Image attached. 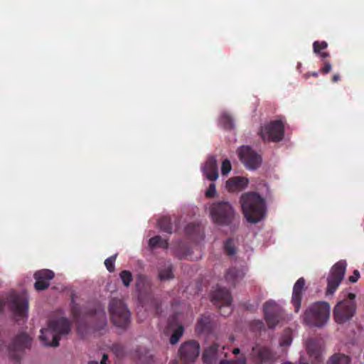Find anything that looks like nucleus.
<instances>
[{
	"instance_id": "1",
	"label": "nucleus",
	"mask_w": 364,
	"mask_h": 364,
	"mask_svg": "<svg viewBox=\"0 0 364 364\" xmlns=\"http://www.w3.org/2000/svg\"><path fill=\"white\" fill-rule=\"evenodd\" d=\"M71 311L75 321L80 325L92 326L95 331L103 329L107 323V316L105 309L97 302H89L83 306H80L71 298Z\"/></svg>"
},
{
	"instance_id": "2",
	"label": "nucleus",
	"mask_w": 364,
	"mask_h": 364,
	"mask_svg": "<svg viewBox=\"0 0 364 364\" xmlns=\"http://www.w3.org/2000/svg\"><path fill=\"white\" fill-rule=\"evenodd\" d=\"M212 222L219 226L235 228L240 223V216L232 205L226 200H217L210 206Z\"/></svg>"
},
{
	"instance_id": "3",
	"label": "nucleus",
	"mask_w": 364,
	"mask_h": 364,
	"mask_svg": "<svg viewBox=\"0 0 364 364\" xmlns=\"http://www.w3.org/2000/svg\"><path fill=\"white\" fill-rule=\"evenodd\" d=\"M240 201L244 216L249 223H257L264 217L265 201L258 193H245Z\"/></svg>"
},
{
	"instance_id": "4",
	"label": "nucleus",
	"mask_w": 364,
	"mask_h": 364,
	"mask_svg": "<svg viewBox=\"0 0 364 364\" xmlns=\"http://www.w3.org/2000/svg\"><path fill=\"white\" fill-rule=\"evenodd\" d=\"M70 326V321L65 318L51 320L47 328L41 329L39 338L44 346H58L60 336L68 334Z\"/></svg>"
},
{
	"instance_id": "5",
	"label": "nucleus",
	"mask_w": 364,
	"mask_h": 364,
	"mask_svg": "<svg viewBox=\"0 0 364 364\" xmlns=\"http://www.w3.org/2000/svg\"><path fill=\"white\" fill-rule=\"evenodd\" d=\"M330 305L326 301H317L311 304L303 315L304 323L311 327H323L330 316Z\"/></svg>"
},
{
	"instance_id": "6",
	"label": "nucleus",
	"mask_w": 364,
	"mask_h": 364,
	"mask_svg": "<svg viewBox=\"0 0 364 364\" xmlns=\"http://www.w3.org/2000/svg\"><path fill=\"white\" fill-rule=\"evenodd\" d=\"M112 323L117 327L126 329L131 322V313L121 299L114 298L109 305Z\"/></svg>"
},
{
	"instance_id": "7",
	"label": "nucleus",
	"mask_w": 364,
	"mask_h": 364,
	"mask_svg": "<svg viewBox=\"0 0 364 364\" xmlns=\"http://www.w3.org/2000/svg\"><path fill=\"white\" fill-rule=\"evenodd\" d=\"M355 295L348 293L346 298L340 301L333 309V317L336 323H343L350 320L355 312Z\"/></svg>"
},
{
	"instance_id": "8",
	"label": "nucleus",
	"mask_w": 364,
	"mask_h": 364,
	"mask_svg": "<svg viewBox=\"0 0 364 364\" xmlns=\"http://www.w3.org/2000/svg\"><path fill=\"white\" fill-rule=\"evenodd\" d=\"M9 306L16 321L28 318V299L24 294H12L9 299Z\"/></svg>"
},
{
	"instance_id": "9",
	"label": "nucleus",
	"mask_w": 364,
	"mask_h": 364,
	"mask_svg": "<svg viewBox=\"0 0 364 364\" xmlns=\"http://www.w3.org/2000/svg\"><path fill=\"white\" fill-rule=\"evenodd\" d=\"M32 338L25 332L18 333L8 346L9 356L18 360L21 354L31 346Z\"/></svg>"
},
{
	"instance_id": "10",
	"label": "nucleus",
	"mask_w": 364,
	"mask_h": 364,
	"mask_svg": "<svg viewBox=\"0 0 364 364\" xmlns=\"http://www.w3.org/2000/svg\"><path fill=\"white\" fill-rule=\"evenodd\" d=\"M212 301L218 306L223 316H228L232 313V296L225 288L218 287L211 294Z\"/></svg>"
},
{
	"instance_id": "11",
	"label": "nucleus",
	"mask_w": 364,
	"mask_h": 364,
	"mask_svg": "<svg viewBox=\"0 0 364 364\" xmlns=\"http://www.w3.org/2000/svg\"><path fill=\"white\" fill-rule=\"evenodd\" d=\"M237 153L241 162L246 168L255 170L262 164V157L249 146H242L237 149Z\"/></svg>"
},
{
	"instance_id": "12",
	"label": "nucleus",
	"mask_w": 364,
	"mask_h": 364,
	"mask_svg": "<svg viewBox=\"0 0 364 364\" xmlns=\"http://www.w3.org/2000/svg\"><path fill=\"white\" fill-rule=\"evenodd\" d=\"M264 317L269 328H274L283 318L282 309L273 300L263 304Z\"/></svg>"
},
{
	"instance_id": "13",
	"label": "nucleus",
	"mask_w": 364,
	"mask_h": 364,
	"mask_svg": "<svg viewBox=\"0 0 364 364\" xmlns=\"http://www.w3.org/2000/svg\"><path fill=\"white\" fill-rule=\"evenodd\" d=\"M346 268L345 261H339L331 268L330 274L327 279V294H333L343 279Z\"/></svg>"
},
{
	"instance_id": "14",
	"label": "nucleus",
	"mask_w": 364,
	"mask_h": 364,
	"mask_svg": "<svg viewBox=\"0 0 364 364\" xmlns=\"http://www.w3.org/2000/svg\"><path fill=\"white\" fill-rule=\"evenodd\" d=\"M284 127L281 120H275L269 122L260 129V134L263 139L272 141H279L284 137Z\"/></svg>"
},
{
	"instance_id": "15",
	"label": "nucleus",
	"mask_w": 364,
	"mask_h": 364,
	"mask_svg": "<svg viewBox=\"0 0 364 364\" xmlns=\"http://www.w3.org/2000/svg\"><path fill=\"white\" fill-rule=\"evenodd\" d=\"M178 352L180 358L183 363H193L199 355V343L194 340L188 341L181 346Z\"/></svg>"
},
{
	"instance_id": "16",
	"label": "nucleus",
	"mask_w": 364,
	"mask_h": 364,
	"mask_svg": "<svg viewBox=\"0 0 364 364\" xmlns=\"http://www.w3.org/2000/svg\"><path fill=\"white\" fill-rule=\"evenodd\" d=\"M251 355L257 364H272L276 358L274 353L267 346L255 345Z\"/></svg>"
},
{
	"instance_id": "17",
	"label": "nucleus",
	"mask_w": 364,
	"mask_h": 364,
	"mask_svg": "<svg viewBox=\"0 0 364 364\" xmlns=\"http://www.w3.org/2000/svg\"><path fill=\"white\" fill-rule=\"evenodd\" d=\"M304 286L305 279L303 277H301L296 282L293 287L291 303L294 307V311L296 313L299 312L301 308Z\"/></svg>"
},
{
	"instance_id": "18",
	"label": "nucleus",
	"mask_w": 364,
	"mask_h": 364,
	"mask_svg": "<svg viewBox=\"0 0 364 364\" xmlns=\"http://www.w3.org/2000/svg\"><path fill=\"white\" fill-rule=\"evenodd\" d=\"M202 171L209 181H214L218 178V164L215 156L208 158L202 168Z\"/></svg>"
},
{
	"instance_id": "19",
	"label": "nucleus",
	"mask_w": 364,
	"mask_h": 364,
	"mask_svg": "<svg viewBox=\"0 0 364 364\" xmlns=\"http://www.w3.org/2000/svg\"><path fill=\"white\" fill-rule=\"evenodd\" d=\"M215 324L209 314H204L198 318L196 331L198 333H210L214 328Z\"/></svg>"
},
{
	"instance_id": "20",
	"label": "nucleus",
	"mask_w": 364,
	"mask_h": 364,
	"mask_svg": "<svg viewBox=\"0 0 364 364\" xmlns=\"http://www.w3.org/2000/svg\"><path fill=\"white\" fill-rule=\"evenodd\" d=\"M245 275V272L243 268L232 267L227 270L225 279L230 285L235 287L244 278Z\"/></svg>"
},
{
	"instance_id": "21",
	"label": "nucleus",
	"mask_w": 364,
	"mask_h": 364,
	"mask_svg": "<svg viewBox=\"0 0 364 364\" xmlns=\"http://www.w3.org/2000/svg\"><path fill=\"white\" fill-rule=\"evenodd\" d=\"M248 184V179L242 176H235L226 181V188L229 192L241 191Z\"/></svg>"
},
{
	"instance_id": "22",
	"label": "nucleus",
	"mask_w": 364,
	"mask_h": 364,
	"mask_svg": "<svg viewBox=\"0 0 364 364\" xmlns=\"http://www.w3.org/2000/svg\"><path fill=\"white\" fill-rule=\"evenodd\" d=\"M158 278L161 281L170 280L174 278L173 265L171 262L161 263L158 267Z\"/></svg>"
},
{
	"instance_id": "23",
	"label": "nucleus",
	"mask_w": 364,
	"mask_h": 364,
	"mask_svg": "<svg viewBox=\"0 0 364 364\" xmlns=\"http://www.w3.org/2000/svg\"><path fill=\"white\" fill-rule=\"evenodd\" d=\"M219 350V345L213 343L207 348L203 353V360L208 364L215 363L218 359V353Z\"/></svg>"
},
{
	"instance_id": "24",
	"label": "nucleus",
	"mask_w": 364,
	"mask_h": 364,
	"mask_svg": "<svg viewBox=\"0 0 364 364\" xmlns=\"http://www.w3.org/2000/svg\"><path fill=\"white\" fill-rule=\"evenodd\" d=\"M327 364H350V358L343 353H335L331 356Z\"/></svg>"
},
{
	"instance_id": "25",
	"label": "nucleus",
	"mask_w": 364,
	"mask_h": 364,
	"mask_svg": "<svg viewBox=\"0 0 364 364\" xmlns=\"http://www.w3.org/2000/svg\"><path fill=\"white\" fill-rule=\"evenodd\" d=\"M55 274L50 269H41L36 272L33 274V277L36 280L48 281L53 279Z\"/></svg>"
},
{
	"instance_id": "26",
	"label": "nucleus",
	"mask_w": 364,
	"mask_h": 364,
	"mask_svg": "<svg viewBox=\"0 0 364 364\" xmlns=\"http://www.w3.org/2000/svg\"><path fill=\"white\" fill-rule=\"evenodd\" d=\"M158 225L161 231L167 233L172 232V223L169 217L164 216L158 220Z\"/></svg>"
},
{
	"instance_id": "27",
	"label": "nucleus",
	"mask_w": 364,
	"mask_h": 364,
	"mask_svg": "<svg viewBox=\"0 0 364 364\" xmlns=\"http://www.w3.org/2000/svg\"><path fill=\"white\" fill-rule=\"evenodd\" d=\"M220 125L225 129H232L234 127L232 118L227 113H223L219 118Z\"/></svg>"
},
{
	"instance_id": "28",
	"label": "nucleus",
	"mask_w": 364,
	"mask_h": 364,
	"mask_svg": "<svg viewBox=\"0 0 364 364\" xmlns=\"http://www.w3.org/2000/svg\"><path fill=\"white\" fill-rule=\"evenodd\" d=\"M184 331V328L182 325H178L177 327L173 330V333L170 338V343L174 345L178 342L180 338L182 337Z\"/></svg>"
},
{
	"instance_id": "29",
	"label": "nucleus",
	"mask_w": 364,
	"mask_h": 364,
	"mask_svg": "<svg viewBox=\"0 0 364 364\" xmlns=\"http://www.w3.org/2000/svg\"><path fill=\"white\" fill-rule=\"evenodd\" d=\"M119 277L125 287H129L133 280L132 274L128 270L122 271Z\"/></svg>"
},
{
	"instance_id": "30",
	"label": "nucleus",
	"mask_w": 364,
	"mask_h": 364,
	"mask_svg": "<svg viewBox=\"0 0 364 364\" xmlns=\"http://www.w3.org/2000/svg\"><path fill=\"white\" fill-rule=\"evenodd\" d=\"M219 364H247V358L242 354L235 360H223Z\"/></svg>"
},
{
	"instance_id": "31",
	"label": "nucleus",
	"mask_w": 364,
	"mask_h": 364,
	"mask_svg": "<svg viewBox=\"0 0 364 364\" xmlns=\"http://www.w3.org/2000/svg\"><path fill=\"white\" fill-rule=\"evenodd\" d=\"M225 251L226 253L231 256L235 253V247L234 245L233 240L231 238L228 239L224 245Z\"/></svg>"
},
{
	"instance_id": "32",
	"label": "nucleus",
	"mask_w": 364,
	"mask_h": 364,
	"mask_svg": "<svg viewBox=\"0 0 364 364\" xmlns=\"http://www.w3.org/2000/svg\"><path fill=\"white\" fill-rule=\"evenodd\" d=\"M112 350L118 358H122L125 354L124 346L119 343L113 344L112 346Z\"/></svg>"
},
{
	"instance_id": "33",
	"label": "nucleus",
	"mask_w": 364,
	"mask_h": 364,
	"mask_svg": "<svg viewBox=\"0 0 364 364\" xmlns=\"http://www.w3.org/2000/svg\"><path fill=\"white\" fill-rule=\"evenodd\" d=\"M328 47L326 41H314L313 43V50L315 53H320L321 50H325Z\"/></svg>"
},
{
	"instance_id": "34",
	"label": "nucleus",
	"mask_w": 364,
	"mask_h": 364,
	"mask_svg": "<svg viewBox=\"0 0 364 364\" xmlns=\"http://www.w3.org/2000/svg\"><path fill=\"white\" fill-rule=\"evenodd\" d=\"M116 257H117L116 255H112V256L108 257L107 259H106L105 261V265L107 269L109 272H113L114 271V262L116 260Z\"/></svg>"
},
{
	"instance_id": "35",
	"label": "nucleus",
	"mask_w": 364,
	"mask_h": 364,
	"mask_svg": "<svg viewBox=\"0 0 364 364\" xmlns=\"http://www.w3.org/2000/svg\"><path fill=\"white\" fill-rule=\"evenodd\" d=\"M50 286V282L48 281L36 280L34 283V288L37 291H43L46 289Z\"/></svg>"
},
{
	"instance_id": "36",
	"label": "nucleus",
	"mask_w": 364,
	"mask_h": 364,
	"mask_svg": "<svg viewBox=\"0 0 364 364\" xmlns=\"http://www.w3.org/2000/svg\"><path fill=\"white\" fill-rule=\"evenodd\" d=\"M232 169L230 161L228 159H225L222 162L221 173L223 175H227Z\"/></svg>"
},
{
	"instance_id": "37",
	"label": "nucleus",
	"mask_w": 364,
	"mask_h": 364,
	"mask_svg": "<svg viewBox=\"0 0 364 364\" xmlns=\"http://www.w3.org/2000/svg\"><path fill=\"white\" fill-rule=\"evenodd\" d=\"M200 229L199 225H196L195 224L191 223L187 225L186 227L185 231L186 234L191 235L194 232H198Z\"/></svg>"
},
{
	"instance_id": "38",
	"label": "nucleus",
	"mask_w": 364,
	"mask_h": 364,
	"mask_svg": "<svg viewBox=\"0 0 364 364\" xmlns=\"http://www.w3.org/2000/svg\"><path fill=\"white\" fill-rule=\"evenodd\" d=\"M251 328L255 331H261L264 328V324L261 320H255L251 323Z\"/></svg>"
},
{
	"instance_id": "39",
	"label": "nucleus",
	"mask_w": 364,
	"mask_h": 364,
	"mask_svg": "<svg viewBox=\"0 0 364 364\" xmlns=\"http://www.w3.org/2000/svg\"><path fill=\"white\" fill-rule=\"evenodd\" d=\"M161 241V236H159V235L154 236L149 239V245L151 248H155L159 246Z\"/></svg>"
},
{
	"instance_id": "40",
	"label": "nucleus",
	"mask_w": 364,
	"mask_h": 364,
	"mask_svg": "<svg viewBox=\"0 0 364 364\" xmlns=\"http://www.w3.org/2000/svg\"><path fill=\"white\" fill-rule=\"evenodd\" d=\"M306 349L307 351L311 354H316V350L314 346V341L313 339H309L306 343Z\"/></svg>"
},
{
	"instance_id": "41",
	"label": "nucleus",
	"mask_w": 364,
	"mask_h": 364,
	"mask_svg": "<svg viewBox=\"0 0 364 364\" xmlns=\"http://www.w3.org/2000/svg\"><path fill=\"white\" fill-rule=\"evenodd\" d=\"M215 193H216L215 185L212 183L209 185V187L205 192V196L207 198H213L215 196Z\"/></svg>"
},
{
	"instance_id": "42",
	"label": "nucleus",
	"mask_w": 364,
	"mask_h": 364,
	"mask_svg": "<svg viewBox=\"0 0 364 364\" xmlns=\"http://www.w3.org/2000/svg\"><path fill=\"white\" fill-rule=\"evenodd\" d=\"M146 282V278L144 275L139 274L136 277V286L138 289H141Z\"/></svg>"
},
{
	"instance_id": "43",
	"label": "nucleus",
	"mask_w": 364,
	"mask_h": 364,
	"mask_svg": "<svg viewBox=\"0 0 364 364\" xmlns=\"http://www.w3.org/2000/svg\"><path fill=\"white\" fill-rule=\"evenodd\" d=\"M178 322V315L176 314L169 317L168 321V327L172 328L174 325Z\"/></svg>"
},
{
	"instance_id": "44",
	"label": "nucleus",
	"mask_w": 364,
	"mask_h": 364,
	"mask_svg": "<svg viewBox=\"0 0 364 364\" xmlns=\"http://www.w3.org/2000/svg\"><path fill=\"white\" fill-rule=\"evenodd\" d=\"M331 70V65L328 61H325L323 63V66L321 69V72L323 74L328 73Z\"/></svg>"
},
{
	"instance_id": "45",
	"label": "nucleus",
	"mask_w": 364,
	"mask_h": 364,
	"mask_svg": "<svg viewBox=\"0 0 364 364\" xmlns=\"http://www.w3.org/2000/svg\"><path fill=\"white\" fill-rule=\"evenodd\" d=\"M360 277V273L358 270L355 269L353 272V274L348 277V280L351 283H355L358 281Z\"/></svg>"
},
{
	"instance_id": "46",
	"label": "nucleus",
	"mask_w": 364,
	"mask_h": 364,
	"mask_svg": "<svg viewBox=\"0 0 364 364\" xmlns=\"http://www.w3.org/2000/svg\"><path fill=\"white\" fill-rule=\"evenodd\" d=\"M291 343V337H285L283 338L282 340L280 342V345L282 346H289Z\"/></svg>"
},
{
	"instance_id": "47",
	"label": "nucleus",
	"mask_w": 364,
	"mask_h": 364,
	"mask_svg": "<svg viewBox=\"0 0 364 364\" xmlns=\"http://www.w3.org/2000/svg\"><path fill=\"white\" fill-rule=\"evenodd\" d=\"M158 247H162L164 249H167L168 247V241L166 240H163L161 238V241L160 242Z\"/></svg>"
},
{
	"instance_id": "48",
	"label": "nucleus",
	"mask_w": 364,
	"mask_h": 364,
	"mask_svg": "<svg viewBox=\"0 0 364 364\" xmlns=\"http://www.w3.org/2000/svg\"><path fill=\"white\" fill-rule=\"evenodd\" d=\"M108 362V355L107 354H103L102 358L100 361L101 364H107Z\"/></svg>"
},
{
	"instance_id": "49",
	"label": "nucleus",
	"mask_w": 364,
	"mask_h": 364,
	"mask_svg": "<svg viewBox=\"0 0 364 364\" xmlns=\"http://www.w3.org/2000/svg\"><path fill=\"white\" fill-rule=\"evenodd\" d=\"M191 255L190 250H187V251L183 254L180 259H188V257Z\"/></svg>"
},
{
	"instance_id": "50",
	"label": "nucleus",
	"mask_w": 364,
	"mask_h": 364,
	"mask_svg": "<svg viewBox=\"0 0 364 364\" xmlns=\"http://www.w3.org/2000/svg\"><path fill=\"white\" fill-rule=\"evenodd\" d=\"M321 58H327L329 57L330 54L328 52H320L318 53Z\"/></svg>"
},
{
	"instance_id": "51",
	"label": "nucleus",
	"mask_w": 364,
	"mask_h": 364,
	"mask_svg": "<svg viewBox=\"0 0 364 364\" xmlns=\"http://www.w3.org/2000/svg\"><path fill=\"white\" fill-rule=\"evenodd\" d=\"M340 80V76L338 74H335L332 77V82H337Z\"/></svg>"
},
{
	"instance_id": "52",
	"label": "nucleus",
	"mask_w": 364,
	"mask_h": 364,
	"mask_svg": "<svg viewBox=\"0 0 364 364\" xmlns=\"http://www.w3.org/2000/svg\"><path fill=\"white\" fill-rule=\"evenodd\" d=\"M240 353V350L239 348H235L232 350V353L235 355H238Z\"/></svg>"
},
{
	"instance_id": "53",
	"label": "nucleus",
	"mask_w": 364,
	"mask_h": 364,
	"mask_svg": "<svg viewBox=\"0 0 364 364\" xmlns=\"http://www.w3.org/2000/svg\"><path fill=\"white\" fill-rule=\"evenodd\" d=\"M306 75H307L308 77H309L310 75H311V76H313V77H318V73H317V72H313V73H307V74H306Z\"/></svg>"
},
{
	"instance_id": "54",
	"label": "nucleus",
	"mask_w": 364,
	"mask_h": 364,
	"mask_svg": "<svg viewBox=\"0 0 364 364\" xmlns=\"http://www.w3.org/2000/svg\"><path fill=\"white\" fill-rule=\"evenodd\" d=\"M88 364H99L97 361H90L88 363Z\"/></svg>"
},
{
	"instance_id": "55",
	"label": "nucleus",
	"mask_w": 364,
	"mask_h": 364,
	"mask_svg": "<svg viewBox=\"0 0 364 364\" xmlns=\"http://www.w3.org/2000/svg\"><path fill=\"white\" fill-rule=\"evenodd\" d=\"M4 344V341L0 339V346H1Z\"/></svg>"
},
{
	"instance_id": "56",
	"label": "nucleus",
	"mask_w": 364,
	"mask_h": 364,
	"mask_svg": "<svg viewBox=\"0 0 364 364\" xmlns=\"http://www.w3.org/2000/svg\"><path fill=\"white\" fill-rule=\"evenodd\" d=\"M171 364H178L177 361H173L171 363Z\"/></svg>"
},
{
	"instance_id": "57",
	"label": "nucleus",
	"mask_w": 364,
	"mask_h": 364,
	"mask_svg": "<svg viewBox=\"0 0 364 364\" xmlns=\"http://www.w3.org/2000/svg\"><path fill=\"white\" fill-rule=\"evenodd\" d=\"M304 364H307V363H304Z\"/></svg>"
}]
</instances>
